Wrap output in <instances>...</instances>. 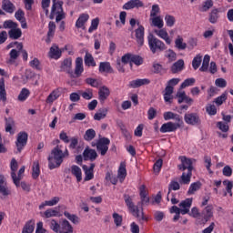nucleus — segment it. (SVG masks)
I'll use <instances>...</instances> for the list:
<instances>
[{
  "label": "nucleus",
  "mask_w": 233,
  "mask_h": 233,
  "mask_svg": "<svg viewBox=\"0 0 233 233\" xmlns=\"http://www.w3.org/2000/svg\"><path fill=\"white\" fill-rule=\"evenodd\" d=\"M68 149L64 152L59 148V147H55L48 157V167L50 170L54 168H59L61 167L65 157H68Z\"/></svg>",
  "instance_id": "nucleus-1"
},
{
  "label": "nucleus",
  "mask_w": 233,
  "mask_h": 233,
  "mask_svg": "<svg viewBox=\"0 0 233 233\" xmlns=\"http://www.w3.org/2000/svg\"><path fill=\"white\" fill-rule=\"evenodd\" d=\"M125 202L128 210L137 218L139 221H147V217H145V213H143V209H139L137 206L132 202V198L129 196H125Z\"/></svg>",
  "instance_id": "nucleus-2"
},
{
  "label": "nucleus",
  "mask_w": 233,
  "mask_h": 233,
  "mask_svg": "<svg viewBox=\"0 0 233 233\" xmlns=\"http://www.w3.org/2000/svg\"><path fill=\"white\" fill-rule=\"evenodd\" d=\"M56 17V23L65 19V13L63 12V2L60 0H53L50 19Z\"/></svg>",
  "instance_id": "nucleus-3"
},
{
  "label": "nucleus",
  "mask_w": 233,
  "mask_h": 233,
  "mask_svg": "<svg viewBox=\"0 0 233 233\" xmlns=\"http://www.w3.org/2000/svg\"><path fill=\"white\" fill-rule=\"evenodd\" d=\"M147 41H148V46L152 54H156L157 50H159L160 52H163V50H166L167 48V46H165V43L157 39L156 36H154V35H148Z\"/></svg>",
  "instance_id": "nucleus-4"
},
{
  "label": "nucleus",
  "mask_w": 233,
  "mask_h": 233,
  "mask_svg": "<svg viewBox=\"0 0 233 233\" xmlns=\"http://www.w3.org/2000/svg\"><path fill=\"white\" fill-rule=\"evenodd\" d=\"M108 145H110V139L106 137L98 139L96 144L92 143V147H96V150L100 152L101 156H105L108 152Z\"/></svg>",
  "instance_id": "nucleus-5"
},
{
  "label": "nucleus",
  "mask_w": 233,
  "mask_h": 233,
  "mask_svg": "<svg viewBox=\"0 0 233 233\" xmlns=\"http://www.w3.org/2000/svg\"><path fill=\"white\" fill-rule=\"evenodd\" d=\"M28 141V134L25 132H20L17 136V139L15 142L16 148L18 152H21L25 147H26V143Z\"/></svg>",
  "instance_id": "nucleus-6"
},
{
  "label": "nucleus",
  "mask_w": 233,
  "mask_h": 233,
  "mask_svg": "<svg viewBox=\"0 0 233 233\" xmlns=\"http://www.w3.org/2000/svg\"><path fill=\"white\" fill-rule=\"evenodd\" d=\"M181 125H183V124L173 123V122L165 123L160 127V132L162 134H167L169 132H176V130H177V128H180Z\"/></svg>",
  "instance_id": "nucleus-7"
},
{
  "label": "nucleus",
  "mask_w": 233,
  "mask_h": 233,
  "mask_svg": "<svg viewBox=\"0 0 233 233\" xmlns=\"http://www.w3.org/2000/svg\"><path fill=\"white\" fill-rule=\"evenodd\" d=\"M154 34L163 39L166 45H172V38L168 35V32L165 28L155 29Z\"/></svg>",
  "instance_id": "nucleus-8"
},
{
  "label": "nucleus",
  "mask_w": 233,
  "mask_h": 233,
  "mask_svg": "<svg viewBox=\"0 0 233 233\" xmlns=\"http://www.w3.org/2000/svg\"><path fill=\"white\" fill-rule=\"evenodd\" d=\"M180 160L182 163L180 170H187V172H192V169L194 168L192 165H194L196 160L192 158H187V157H180Z\"/></svg>",
  "instance_id": "nucleus-9"
},
{
  "label": "nucleus",
  "mask_w": 233,
  "mask_h": 233,
  "mask_svg": "<svg viewBox=\"0 0 233 233\" xmlns=\"http://www.w3.org/2000/svg\"><path fill=\"white\" fill-rule=\"evenodd\" d=\"M184 120L187 125H199L201 120L199 119V115L197 113H189L186 114L184 116Z\"/></svg>",
  "instance_id": "nucleus-10"
},
{
  "label": "nucleus",
  "mask_w": 233,
  "mask_h": 233,
  "mask_svg": "<svg viewBox=\"0 0 233 233\" xmlns=\"http://www.w3.org/2000/svg\"><path fill=\"white\" fill-rule=\"evenodd\" d=\"M137 25L138 28L135 31L137 42L139 46H143L145 44V27L143 25H139V24H137Z\"/></svg>",
  "instance_id": "nucleus-11"
},
{
  "label": "nucleus",
  "mask_w": 233,
  "mask_h": 233,
  "mask_svg": "<svg viewBox=\"0 0 233 233\" xmlns=\"http://www.w3.org/2000/svg\"><path fill=\"white\" fill-rule=\"evenodd\" d=\"M143 6L141 0H129L123 5V10H134V8H143Z\"/></svg>",
  "instance_id": "nucleus-12"
},
{
  "label": "nucleus",
  "mask_w": 233,
  "mask_h": 233,
  "mask_svg": "<svg viewBox=\"0 0 233 233\" xmlns=\"http://www.w3.org/2000/svg\"><path fill=\"white\" fill-rule=\"evenodd\" d=\"M83 157L85 161H96V159H97V152L86 147L83 152Z\"/></svg>",
  "instance_id": "nucleus-13"
},
{
  "label": "nucleus",
  "mask_w": 233,
  "mask_h": 233,
  "mask_svg": "<svg viewBox=\"0 0 233 233\" xmlns=\"http://www.w3.org/2000/svg\"><path fill=\"white\" fill-rule=\"evenodd\" d=\"M145 85H150L148 78H137L129 82L130 88H139V86H145Z\"/></svg>",
  "instance_id": "nucleus-14"
},
{
  "label": "nucleus",
  "mask_w": 233,
  "mask_h": 233,
  "mask_svg": "<svg viewBox=\"0 0 233 233\" xmlns=\"http://www.w3.org/2000/svg\"><path fill=\"white\" fill-rule=\"evenodd\" d=\"M203 216V223H207L210 220V218L214 216V207L212 205L207 206L204 210L202 211Z\"/></svg>",
  "instance_id": "nucleus-15"
},
{
  "label": "nucleus",
  "mask_w": 233,
  "mask_h": 233,
  "mask_svg": "<svg viewBox=\"0 0 233 233\" xmlns=\"http://www.w3.org/2000/svg\"><path fill=\"white\" fill-rule=\"evenodd\" d=\"M110 96V89L106 86H100L98 90V99L101 103H105Z\"/></svg>",
  "instance_id": "nucleus-16"
},
{
  "label": "nucleus",
  "mask_w": 233,
  "mask_h": 233,
  "mask_svg": "<svg viewBox=\"0 0 233 233\" xmlns=\"http://www.w3.org/2000/svg\"><path fill=\"white\" fill-rule=\"evenodd\" d=\"M190 207H192V198H187L180 202L179 208L181 210V214L185 216V214H188L190 212Z\"/></svg>",
  "instance_id": "nucleus-17"
},
{
  "label": "nucleus",
  "mask_w": 233,
  "mask_h": 233,
  "mask_svg": "<svg viewBox=\"0 0 233 233\" xmlns=\"http://www.w3.org/2000/svg\"><path fill=\"white\" fill-rule=\"evenodd\" d=\"M58 233H74V228L68 220L63 219L60 223V230Z\"/></svg>",
  "instance_id": "nucleus-18"
},
{
  "label": "nucleus",
  "mask_w": 233,
  "mask_h": 233,
  "mask_svg": "<svg viewBox=\"0 0 233 233\" xmlns=\"http://www.w3.org/2000/svg\"><path fill=\"white\" fill-rule=\"evenodd\" d=\"M165 121H170V119H174L176 123H179L180 125H183V120L181 119V116L177 114H175L171 111L165 112L163 114Z\"/></svg>",
  "instance_id": "nucleus-19"
},
{
  "label": "nucleus",
  "mask_w": 233,
  "mask_h": 233,
  "mask_svg": "<svg viewBox=\"0 0 233 233\" xmlns=\"http://www.w3.org/2000/svg\"><path fill=\"white\" fill-rule=\"evenodd\" d=\"M88 19H90V15H88V14L80 15L78 19L76 22V26L77 28H81L82 30H85V25L88 23Z\"/></svg>",
  "instance_id": "nucleus-20"
},
{
  "label": "nucleus",
  "mask_w": 233,
  "mask_h": 233,
  "mask_svg": "<svg viewBox=\"0 0 233 233\" xmlns=\"http://www.w3.org/2000/svg\"><path fill=\"white\" fill-rule=\"evenodd\" d=\"M59 201H61V198L53 197L51 199L42 202L39 205V209L43 210V208H45V207H56V205H57V203H59Z\"/></svg>",
  "instance_id": "nucleus-21"
},
{
  "label": "nucleus",
  "mask_w": 233,
  "mask_h": 233,
  "mask_svg": "<svg viewBox=\"0 0 233 233\" xmlns=\"http://www.w3.org/2000/svg\"><path fill=\"white\" fill-rule=\"evenodd\" d=\"M63 54V51L56 45H53L49 50V57L51 59H59Z\"/></svg>",
  "instance_id": "nucleus-22"
},
{
  "label": "nucleus",
  "mask_w": 233,
  "mask_h": 233,
  "mask_svg": "<svg viewBox=\"0 0 233 233\" xmlns=\"http://www.w3.org/2000/svg\"><path fill=\"white\" fill-rule=\"evenodd\" d=\"M2 9L7 14H14L15 12V5L10 0H3Z\"/></svg>",
  "instance_id": "nucleus-23"
},
{
  "label": "nucleus",
  "mask_w": 233,
  "mask_h": 233,
  "mask_svg": "<svg viewBox=\"0 0 233 233\" xmlns=\"http://www.w3.org/2000/svg\"><path fill=\"white\" fill-rule=\"evenodd\" d=\"M60 71L70 74L72 72V58H66L60 64Z\"/></svg>",
  "instance_id": "nucleus-24"
},
{
  "label": "nucleus",
  "mask_w": 233,
  "mask_h": 233,
  "mask_svg": "<svg viewBox=\"0 0 233 233\" xmlns=\"http://www.w3.org/2000/svg\"><path fill=\"white\" fill-rule=\"evenodd\" d=\"M15 17L17 21H19V23H21L22 28H24V29L27 28L26 19L25 18V12L23 10L18 9L15 13Z\"/></svg>",
  "instance_id": "nucleus-25"
},
{
  "label": "nucleus",
  "mask_w": 233,
  "mask_h": 233,
  "mask_svg": "<svg viewBox=\"0 0 233 233\" xmlns=\"http://www.w3.org/2000/svg\"><path fill=\"white\" fill-rule=\"evenodd\" d=\"M85 72V67L83 66V58L77 57L76 59L75 74L76 77H79L81 74Z\"/></svg>",
  "instance_id": "nucleus-26"
},
{
  "label": "nucleus",
  "mask_w": 233,
  "mask_h": 233,
  "mask_svg": "<svg viewBox=\"0 0 233 233\" xmlns=\"http://www.w3.org/2000/svg\"><path fill=\"white\" fill-rule=\"evenodd\" d=\"M151 23V26H155L156 28H163L165 26V22H163V17L161 15L154 16L149 18Z\"/></svg>",
  "instance_id": "nucleus-27"
},
{
  "label": "nucleus",
  "mask_w": 233,
  "mask_h": 233,
  "mask_svg": "<svg viewBox=\"0 0 233 233\" xmlns=\"http://www.w3.org/2000/svg\"><path fill=\"white\" fill-rule=\"evenodd\" d=\"M61 96V91L59 89L53 90L47 96L46 102L47 105H52L54 101H56V99H59Z\"/></svg>",
  "instance_id": "nucleus-28"
},
{
  "label": "nucleus",
  "mask_w": 233,
  "mask_h": 233,
  "mask_svg": "<svg viewBox=\"0 0 233 233\" xmlns=\"http://www.w3.org/2000/svg\"><path fill=\"white\" fill-rule=\"evenodd\" d=\"M125 177H127V164L122 162L117 171V178L119 179L120 183H123V181H125Z\"/></svg>",
  "instance_id": "nucleus-29"
},
{
  "label": "nucleus",
  "mask_w": 233,
  "mask_h": 233,
  "mask_svg": "<svg viewBox=\"0 0 233 233\" xmlns=\"http://www.w3.org/2000/svg\"><path fill=\"white\" fill-rule=\"evenodd\" d=\"M96 165L91 164L89 167H87L86 166H84V171L86 174L85 177V181H90L91 179H94V168H95Z\"/></svg>",
  "instance_id": "nucleus-30"
},
{
  "label": "nucleus",
  "mask_w": 233,
  "mask_h": 233,
  "mask_svg": "<svg viewBox=\"0 0 233 233\" xmlns=\"http://www.w3.org/2000/svg\"><path fill=\"white\" fill-rule=\"evenodd\" d=\"M71 174L73 176H75L77 183H81V181L83 180V173L81 171V167L75 166V165L72 166L71 167Z\"/></svg>",
  "instance_id": "nucleus-31"
},
{
  "label": "nucleus",
  "mask_w": 233,
  "mask_h": 233,
  "mask_svg": "<svg viewBox=\"0 0 233 233\" xmlns=\"http://www.w3.org/2000/svg\"><path fill=\"white\" fill-rule=\"evenodd\" d=\"M172 94H174V87L166 86L164 93V101L166 103H172V99H174Z\"/></svg>",
  "instance_id": "nucleus-32"
},
{
  "label": "nucleus",
  "mask_w": 233,
  "mask_h": 233,
  "mask_svg": "<svg viewBox=\"0 0 233 233\" xmlns=\"http://www.w3.org/2000/svg\"><path fill=\"white\" fill-rule=\"evenodd\" d=\"M41 175V168L39 167V161L35 160L33 162V167H32V177L33 179H37L39 176Z\"/></svg>",
  "instance_id": "nucleus-33"
},
{
  "label": "nucleus",
  "mask_w": 233,
  "mask_h": 233,
  "mask_svg": "<svg viewBox=\"0 0 233 233\" xmlns=\"http://www.w3.org/2000/svg\"><path fill=\"white\" fill-rule=\"evenodd\" d=\"M106 114H108V108H106V107L100 108L94 115L95 121H101V119H105V117H106Z\"/></svg>",
  "instance_id": "nucleus-34"
},
{
  "label": "nucleus",
  "mask_w": 233,
  "mask_h": 233,
  "mask_svg": "<svg viewBox=\"0 0 233 233\" xmlns=\"http://www.w3.org/2000/svg\"><path fill=\"white\" fill-rule=\"evenodd\" d=\"M59 216V211L56 208H48L42 214V218H46V219L50 218H57Z\"/></svg>",
  "instance_id": "nucleus-35"
},
{
  "label": "nucleus",
  "mask_w": 233,
  "mask_h": 233,
  "mask_svg": "<svg viewBox=\"0 0 233 233\" xmlns=\"http://www.w3.org/2000/svg\"><path fill=\"white\" fill-rule=\"evenodd\" d=\"M183 66H185V61H183V59H179L173 64L171 71L173 74H177V72H181V70H183Z\"/></svg>",
  "instance_id": "nucleus-36"
},
{
  "label": "nucleus",
  "mask_w": 233,
  "mask_h": 233,
  "mask_svg": "<svg viewBox=\"0 0 233 233\" xmlns=\"http://www.w3.org/2000/svg\"><path fill=\"white\" fill-rule=\"evenodd\" d=\"M99 72L101 74L112 73V66L108 62H101L99 65Z\"/></svg>",
  "instance_id": "nucleus-37"
},
{
  "label": "nucleus",
  "mask_w": 233,
  "mask_h": 233,
  "mask_svg": "<svg viewBox=\"0 0 233 233\" xmlns=\"http://www.w3.org/2000/svg\"><path fill=\"white\" fill-rule=\"evenodd\" d=\"M23 174H25V166H23L19 171L18 174L16 175L15 173V178L13 179V183L15 185V187H19V181H21V179H23Z\"/></svg>",
  "instance_id": "nucleus-38"
},
{
  "label": "nucleus",
  "mask_w": 233,
  "mask_h": 233,
  "mask_svg": "<svg viewBox=\"0 0 233 233\" xmlns=\"http://www.w3.org/2000/svg\"><path fill=\"white\" fill-rule=\"evenodd\" d=\"M8 35L11 39H19L23 35V32L20 28L15 27L8 32Z\"/></svg>",
  "instance_id": "nucleus-39"
},
{
  "label": "nucleus",
  "mask_w": 233,
  "mask_h": 233,
  "mask_svg": "<svg viewBox=\"0 0 233 233\" xmlns=\"http://www.w3.org/2000/svg\"><path fill=\"white\" fill-rule=\"evenodd\" d=\"M64 216L65 218H66L69 221H71V223H73L74 225H77L79 224V217H77L75 214H71L68 211H65L64 212Z\"/></svg>",
  "instance_id": "nucleus-40"
},
{
  "label": "nucleus",
  "mask_w": 233,
  "mask_h": 233,
  "mask_svg": "<svg viewBox=\"0 0 233 233\" xmlns=\"http://www.w3.org/2000/svg\"><path fill=\"white\" fill-rule=\"evenodd\" d=\"M175 46L178 50H185L187 48V43L183 42V37L178 35L175 40Z\"/></svg>",
  "instance_id": "nucleus-41"
},
{
  "label": "nucleus",
  "mask_w": 233,
  "mask_h": 233,
  "mask_svg": "<svg viewBox=\"0 0 233 233\" xmlns=\"http://www.w3.org/2000/svg\"><path fill=\"white\" fill-rule=\"evenodd\" d=\"M86 85H89V86H92L93 88H98V86H101V80L88 77L86 79Z\"/></svg>",
  "instance_id": "nucleus-42"
},
{
  "label": "nucleus",
  "mask_w": 233,
  "mask_h": 233,
  "mask_svg": "<svg viewBox=\"0 0 233 233\" xmlns=\"http://www.w3.org/2000/svg\"><path fill=\"white\" fill-rule=\"evenodd\" d=\"M203 61V56H201L200 54L197 55L192 61V66L194 68V70H198V68H199V66H201V63Z\"/></svg>",
  "instance_id": "nucleus-43"
},
{
  "label": "nucleus",
  "mask_w": 233,
  "mask_h": 233,
  "mask_svg": "<svg viewBox=\"0 0 233 233\" xmlns=\"http://www.w3.org/2000/svg\"><path fill=\"white\" fill-rule=\"evenodd\" d=\"M208 65H210V56L206 55L204 56L202 66L199 68L200 72H208Z\"/></svg>",
  "instance_id": "nucleus-44"
},
{
  "label": "nucleus",
  "mask_w": 233,
  "mask_h": 233,
  "mask_svg": "<svg viewBox=\"0 0 233 233\" xmlns=\"http://www.w3.org/2000/svg\"><path fill=\"white\" fill-rule=\"evenodd\" d=\"M218 19H219V10L213 9L209 15V23L216 25V23H218Z\"/></svg>",
  "instance_id": "nucleus-45"
},
{
  "label": "nucleus",
  "mask_w": 233,
  "mask_h": 233,
  "mask_svg": "<svg viewBox=\"0 0 233 233\" xmlns=\"http://www.w3.org/2000/svg\"><path fill=\"white\" fill-rule=\"evenodd\" d=\"M84 61L86 66H96V60H94V56H92L89 53H86Z\"/></svg>",
  "instance_id": "nucleus-46"
},
{
  "label": "nucleus",
  "mask_w": 233,
  "mask_h": 233,
  "mask_svg": "<svg viewBox=\"0 0 233 233\" xmlns=\"http://www.w3.org/2000/svg\"><path fill=\"white\" fill-rule=\"evenodd\" d=\"M199 188H201V182H194L189 186L187 193L189 196H192V194H196Z\"/></svg>",
  "instance_id": "nucleus-47"
},
{
  "label": "nucleus",
  "mask_w": 233,
  "mask_h": 233,
  "mask_svg": "<svg viewBox=\"0 0 233 233\" xmlns=\"http://www.w3.org/2000/svg\"><path fill=\"white\" fill-rule=\"evenodd\" d=\"M49 228H51L53 232L59 233V230L61 228V224H59V222H57V220L56 219H51L49 221Z\"/></svg>",
  "instance_id": "nucleus-48"
},
{
  "label": "nucleus",
  "mask_w": 233,
  "mask_h": 233,
  "mask_svg": "<svg viewBox=\"0 0 233 233\" xmlns=\"http://www.w3.org/2000/svg\"><path fill=\"white\" fill-rule=\"evenodd\" d=\"M17 167H18L17 160H15V158H12L10 162L12 179H15V172H17Z\"/></svg>",
  "instance_id": "nucleus-49"
},
{
  "label": "nucleus",
  "mask_w": 233,
  "mask_h": 233,
  "mask_svg": "<svg viewBox=\"0 0 233 233\" xmlns=\"http://www.w3.org/2000/svg\"><path fill=\"white\" fill-rule=\"evenodd\" d=\"M79 94L82 96L83 99L90 101L94 97V91L92 89H86L85 91H80Z\"/></svg>",
  "instance_id": "nucleus-50"
},
{
  "label": "nucleus",
  "mask_w": 233,
  "mask_h": 233,
  "mask_svg": "<svg viewBox=\"0 0 233 233\" xmlns=\"http://www.w3.org/2000/svg\"><path fill=\"white\" fill-rule=\"evenodd\" d=\"M206 112L208 116H216L218 114V107L214 104H208L206 106Z\"/></svg>",
  "instance_id": "nucleus-51"
},
{
  "label": "nucleus",
  "mask_w": 233,
  "mask_h": 233,
  "mask_svg": "<svg viewBox=\"0 0 233 233\" xmlns=\"http://www.w3.org/2000/svg\"><path fill=\"white\" fill-rule=\"evenodd\" d=\"M94 137H96V130L93 128L87 129L84 135L85 141H92Z\"/></svg>",
  "instance_id": "nucleus-52"
},
{
  "label": "nucleus",
  "mask_w": 233,
  "mask_h": 233,
  "mask_svg": "<svg viewBox=\"0 0 233 233\" xmlns=\"http://www.w3.org/2000/svg\"><path fill=\"white\" fill-rule=\"evenodd\" d=\"M30 96V90L26 88H22L20 94L18 95V101H26Z\"/></svg>",
  "instance_id": "nucleus-53"
},
{
  "label": "nucleus",
  "mask_w": 233,
  "mask_h": 233,
  "mask_svg": "<svg viewBox=\"0 0 233 233\" xmlns=\"http://www.w3.org/2000/svg\"><path fill=\"white\" fill-rule=\"evenodd\" d=\"M192 178V171H187V173H184L181 176V181L183 185H188L190 183V179Z\"/></svg>",
  "instance_id": "nucleus-54"
},
{
  "label": "nucleus",
  "mask_w": 233,
  "mask_h": 233,
  "mask_svg": "<svg viewBox=\"0 0 233 233\" xmlns=\"http://www.w3.org/2000/svg\"><path fill=\"white\" fill-rule=\"evenodd\" d=\"M119 19H120V22H119V20L116 21V26H118V27L124 26V25L127 21V12L122 11L119 15Z\"/></svg>",
  "instance_id": "nucleus-55"
},
{
  "label": "nucleus",
  "mask_w": 233,
  "mask_h": 233,
  "mask_svg": "<svg viewBox=\"0 0 233 233\" xmlns=\"http://www.w3.org/2000/svg\"><path fill=\"white\" fill-rule=\"evenodd\" d=\"M10 58L8 60V63L10 65H14V63H15V59H17L19 57V52H17V50L15 49H12L9 53Z\"/></svg>",
  "instance_id": "nucleus-56"
},
{
  "label": "nucleus",
  "mask_w": 233,
  "mask_h": 233,
  "mask_svg": "<svg viewBox=\"0 0 233 233\" xmlns=\"http://www.w3.org/2000/svg\"><path fill=\"white\" fill-rule=\"evenodd\" d=\"M0 97L3 101H6V89H5V79L0 80Z\"/></svg>",
  "instance_id": "nucleus-57"
},
{
  "label": "nucleus",
  "mask_w": 233,
  "mask_h": 233,
  "mask_svg": "<svg viewBox=\"0 0 233 233\" xmlns=\"http://www.w3.org/2000/svg\"><path fill=\"white\" fill-rule=\"evenodd\" d=\"M212 6H214V2L212 0H207L200 7V12H208Z\"/></svg>",
  "instance_id": "nucleus-58"
},
{
  "label": "nucleus",
  "mask_w": 233,
  "mask_h": 233,
  "mask_svg": "<svg viewBox=\"0 0 233 233\" xmlns=\"http://www.w3.org/2000/svg\"><path fill=\"white\" fill-rule=\"evenodd\" d=\"M165 21H166L167 26H168L169 28H172V26L176 25V17H174L173 15H167L165 16Z\"/></svg>",
  "instance_id": "nucleus-59"
},
{
  "label": "nucleus",
  "mask_w": 233,
  "mask_h": 233,
  "mask_svg": "<svg viewBox=\"0 0 233 233\" xmlns=\"http://www.w3.org/2000/svg\"><path fill=\"white\" fill-rule=\"evenodd\" d=\"M34 228H35L34 222L29 221L24 226L22 233H34Z\"/></svg>",
  "instance_id": "nucleus-60"
},
{
  "label": "nucleus",
  "mask_w": 233,
  "mask_h": 233,
  "mask_svg": "<svg viewBox=\"0 0 233 233\" xmlns=\"http://www.w3.org/2000/svg\"><path fill=\"white\" fill-rule=\"evenodd\" d=\"M222 184L224 185V187H226L228 194L232 197L233 181L226 179L222 182Z\"/></svg>",
  "instance_id": "nucleus-61"
},
{
  "label": "nucleus",
  "mask_w": 233,
  "mask_h": 233,
  "mask_svg": "<svg viewBox=\"0 0 233 233\" xmlns=\"http://www.w3.org/2000/svg\"><path fill=\"white\" fill-rule=\"evenodd\" d=\"M165 56L170 63H172V61H176V59H177L176 52H174V50H172V49L167 50Z\"/></svg>",
  "instance_id": "nucleus-62"
},
{
  "label": "nucleus",
  "mask_w": 233,
  "mask_h": 233,
  "mask_svg": "<svg viewBox=\"0 0 233 233\" xmlns=\"http://www.w3.org/2000/svg\"><path fill=\"white\" fill-rule=\"evenodd\" d=\"M113 219L116 227H121L123 225V217L117 213H113Z\"/></svg>",
  "instance_id": "nucleus-63"
},
{
  "label": "nucleus",
  "mask_w": 233,
  "mask_h": 233,
  "mask_svg": "<svg viewBox=\"0 0 233 233\" xmlns=\"http://www.w3.org/2000/svg\"><path fill=\"white\" fill-rule=\"evenodd\" d=\"M4 28H10V30H14L15 28H17V23L12 21V20H6L3 24Z\"/></svg>",
  "instance_id": "nucleus-64"
}]
</instances>
